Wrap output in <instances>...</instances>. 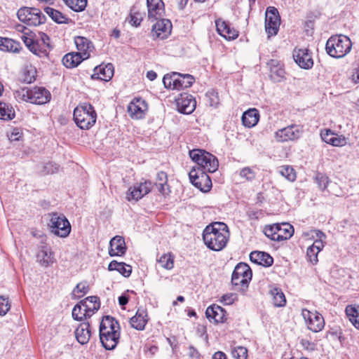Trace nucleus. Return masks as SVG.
Instances as JSON below:
<instances>
[{
  "label": "nucleus",
  "instance_id": "1",
  "mask_svg": "<svg viewBox=\"0 0 359 359\" xmlns=\"http://www.w3.org/2000/svg\"><path fill=\"white\" fill-rule=\"evenodd\" d=\"M229 238V229L224 222H213L208 225L203 230L204 243L212 250H222L226 247Z\"/></svg>",
  "mask_w": 359,
  "mask_h": 359
},
{
  "label": "nucleus",
  "instance_id": "2",
  "mask_svg": "<svg viewBox=\"0 0 359 359\" xmlns=\"http://www.w3.org/2000/svg\"><path fill=\"white\" fill-rule=\"evenodd\" d=\"M120 327L118 321L109 316H104L100 325V339L107 350H114L120 337Z\"/></svg>",
  "mask_w": 359,
  "mask_h": 359
},
{
  "label": "nucleus",
  "instance_id": "3",
  "mask_svg": "<svg viewBox=\"0 0 359 359\" xmlns=\"http://www.w3.org/2000/svg\"><path fill=\"white\" fill-rule=\"evenodd\" d=\"M351 48L352 42L351 39L343 34L330 36L325 45L327 53L335 58L344 57L351 51Z\"/></svg>",
  "mask_w": 359,
  "mask_h": 359
},
{
  "label": "nucleus",
  "instance_id": "4",
  "mask_svg": "<svg viewBox=\"0 0 359 359\" xmlns=\"http://www.w3.org/2000/svg\"><path fill=\"white\" fill-rule=\"evenodd\" d=\"M189 156L197 164V166H195L196 169H201L208 172H214L218 169L217 158L205 150L198 149L191 150Z\"/></svg>",
  "mask_w": 359,
  "mask_h": 359
},
{
  "label": "nucleus",
  "instance_id": "5",
  "mask_svg": "<svg viewBox=\"0 0 359 359\" xmlns=\"http://www.w3.org/2000/svg\"><path fill=\"white\" fill-rule=\"evenodd\" d=\"M97 114L90 104L77 106L74 110V120L81 129L88 130L96 122Z\"/></svg>",
  "mask_w": 359,
  "mask_h": 359
},
{
  "label": "nucleus",
  "instance_id": "6",
  "mask_svg": "<svg viewBox=\"0 0 359 359\" xmlns=\"http://www.w3.org/2000/svg\"><path fill=\"white\" fill-rule=\"evenodd\" d=\"M252 276V270L247 264L238 263L231 276V284L233 289L244 292L248 288Z\"/></svg>",
  "mask_w": 359,
  "mask_h": 359
},
{
  "label": "nucleus",
  "instance_id": "7",
  "mask_svg": "<svg viewBox=\"0 0 359 359\" xmlns=\"http://www.w3.org/2000/svg\"><path fill=\"white\" fill-rule=\"evenodd\" d=\"M15 93L22 97L23 100L29 101L36 104H43L50 100V93L45 88L36 87L33 90L22 88L17 90Z\"/></svg>",
  "mask_w": 359,
  "mask_h": 359
},
{
  "label": "nucleus",
  "instance_id": "8",
  "mask_svg": "<svg viewBox=\"0 0 359 359\" xmlns=\"http://www.w3.org/2000/svg\"><path fill=\"white\" fill-rule=\"evenodd\" d=\"M49 216L50 219L48 226L51 229V231L62 238L69 236L71 231V225L66 217L63 214L57 212H51Z\"/></svg>",
  "mask_w": 359,
  "mask_h": 359
},
{
  "label": "nucleus",
  "instance_id": "9",
  "mask_svg": "<svg viewBox=\"0 0 359 359\" xmlns=\"http://www.w3.org/2000/svg\"><path fill=\"white\" fill-rule=\"evenodd\" d=\"M19 20L29 26H37L46 21V16L39 9L22 7L17 13Z\"/></svg>",
  "mask_w": 359,
  "mask_h": 359
},
{
  "label": "nucleus",
  "instance_id": "10",
  "mask_svg": "<svg viewBox=\"0 0 359 359\" xmlns=\"http://www.w3.org/2000/svg\"><path fill=\"white\" fill-rule=\"evenodd\" d=\"M207 172L196 167L189 172L191 183L203 192L209 191L212 187V181Z\"/></svg>",
  "mask_w": 359,
  "mask_h": 359
},
{
  "label": "nucleus",
  "instance_id": "11",
  "mask_svg": "<svg viewBox=\"0 0 359 359\" xmlns=\"http://www.w3.org/2000/svg\"><path fill=\"white\" fill-rule=\"evenodd\" d=\"M303 133V127L300 125L292 124L278 130L275 133V139L278 142L295 141L301 137Z\"/></svg>",
  "mask_w": 359,
  "mask_h": 359
},
{
  "label": "nucleus",
  "instance_id": "12",
  "mask_svg": "<svg viewBox=\"0 0 359 359\" xmlns=\"http://www.w3.org/2000/svg\"><path fill=\"white\" fill-rule=\"evenodd\" d=\"M280 22V18L277 8L273 6L268 7L265 16V29L269 36L277 34Z\"/></svg>",
  "mask_w": 359,
  "mask_h": 359
},
{
  "label": "nucleus",
  "instance_id": "13",
  "mask_svg": "<svg viewBox=\"0 0 359 359\" xmlns=\"http://www.w3.org/2000/svg\"><path fill=\"white\" fill-rule=\"evenodd\" d=\"M302 316L307 325L308 329L312 332H318L324 328L325 321L321 314L317 312L312 313L304 309L302 311Z\"/></svg>",
  "mask_w": 359,
  "mask_h": 359
},
{
  "label": "nucleus",
  "instance_id": "14",
  "mask_svg": "<svg viewBox=\"0 0 359 359\" xmlns=\"http://www.w3.org/2000/svg\"><path fill=\"white\" fill-rule=\"evenodd\" d=\"M153 183L149 180L137 183L133 187L129 188L126 198L128 201L134 200L137 201L148 194L153 189Z\"/></svg>",
  "mask_w": 359,
  "mask_h": 359
},
{
  "label": "nucleus",
  "instance_id": "15",
  "mask_svg": "<svg viewBox=\"0 0 359 359\" xmlns=\"http://www.w3.org/2000/svg\"><path fill=\"white\" fill-rule=\"evenodd\" d=\"M172 23L168 19L158 20L153 26L151 34L153 37L160 39L167 38L171 33Z\"/></svg>",
  "mask_w": 359,
  "mask_h": 359
},
{
  "label": "nucleus",
  "instance_id": "16",
  "mask_svg": "<svg viewBox=\"0 0 359 359\" xmlns=\"http://www.w3.org/2000/svg\"><path fill=\"white\" fill-rule=\"evenodd\" d=\"M147 110V104L141 97L134 98L128 106V112L133 118H142Z\"/></svg>",
  "mask_w": 359,
  "mask_h": 359
},
{
  "label": "nucleus",
  "instance_id": "17",
  "mask_svg": "<svg viewBox=\"0 0 359 359\" xmlns=\"http://www.w3.org/2000/svg\"><path fill=\"white\" fill-rule=\"evenodd\" d=\"M293 57L295 62L302 69H309L313 65V60L308 49L294 50Z\"/></svg>",
  "mask_w": 359,
  "mask_h": 359
},
{
  "label": "nucleus",
  "instance_id": "18",
  "mask_svg": "<svg viewBox=\"0 0 359 359\" xmlns=\"http://www.w3.org/2000/svg\"><path fill=\"white\" fill-rule=\"evenodd\" d=\"M196 106V102L191 95H181V97L177 100V109L182 114H191L194 111Z\"/></svg>",
  "mask_w": 359,
  "mask_h": 359
},
{
  "label": "nucleus",
  "instance_id": "19",
  "mask_svg": "<svg viewBox=\"0 0 359 359\" xmlns=\"http://www.w3.org/2000/svg\"><path fill=\"white\" fill-rule=\"evenodd\" d=\"M114 75V66L111 63L102 64L94 68L92 75L93 79H100L104 81H109Z\"/></svg>",
  "mask_w": 359,
  "mask_h": 359
},
{
  "label": "nucleus",
  "instance_id": "20",
  "mask_svg": "<svg viewBox=\"0 0 359 359\" xmlns=\"http://www.w3.org/2000/svg\"><path fill=\"white\" fill-rule=\"evenodd\" d=\"M216 28L218 34L228 40H233L238 36V32L231 28L228 22L222 20L215 21Z\"/></svg>",
  "mask_w": 359,
  "mask_h": 359
},
{
  "label": "nucleus",
  "instance_id": "21",
  "mask_svg": "<svg viewBox=\"0 0 359 359\" xmlns=\"http://www.w3.org/2000/svg\"><path fill=\"white\" fill-rule=\"evenodd\" d=\"M148 17L151 20H158L164 14V4L162 0H147Z\"/></svg>",
  "mask_w": 359,
  "mask_h": 359
},
{
  "label": "nucleus",
  "instance_id": "22",
  "mask_svg": "<svg viewBox=\"0 0 359 359\" xmlns=\"http://www.w3.org/2000/svg\"><path fill=\"white\" fill-rule=\"evenodd\" d=\"M126 251L125 240L122 236H116L109 242V254L111 257L122 256Z\"/></svg>",
  "mask_w": 359,
  "mask_h": 359
},
{
  "label": "nucleus",
  "instance_id": "23",
  "mask_svg": "<svg viewBox=\"0 0 359 359\" xmlns=\"http://www.w3.org/2000/svg\"><path fill=\"white\" fill-rule=\"evenodd\" d=\"M83 307L84 315L91 317L100 308V299L97 296H90L80 302Z\"/></svg>",
  "mask_w": 359,
  "mask_h": 359
},
{
  "label": "nucleus",
  "instance_id": "24",
  "mask_svg": "<svg viewBox=\"0 0 359 359\" xmlns=\"http://www.w3.org/2000/svg\"><path fill=\"white\" fill-rule=\"evenodd\" d=\"M226 311L216 304L208 306L205 311L206 317L209 320H213L216 323L225 322L226 320Z\"/></svg>",
  "mask_w": 359,
  "mask_h": 359
},
{
  "label": "nucleus",
  "instance_id": "25",
  "mask_svg": "<svg viewBox=\"0 0 359 359\" xmlns=\"http://www.w3.org/2000/svg\"><path fill=\"white\" fill-rule=\"evenodd\" d=\"M147 321V310L139 308L135 315L130 319V324L137 330H144Z\"/></svg>",
  "mask_w": 359,
  "mask_h": 359
},
{
  "label": "nucleus",
  "instance_id": "26",
  "mask_svg": "<svg viewBox=\"0 0 359 359\" xmlns=\"http://www.w3.org/2000/svg\"><path fill=\"white\" fill-rule=\"evenodd\" d=\"M88 59L86 53L81 55L79 53H69L66 54L62 60L63 65L67 68H74L77 67L83 60Z\"/></svg>",
  "mask_w": 359,
  "mask_h": 359
},
{
  "label": "nucleus",
  "instance_id": "27",
  "mask_svg": "<svg viewBox=\"0 0 359 359\" xmlns=\"http://www.w3.org/2000/svg\"><path fill=\"white\" fill-rule=\"evenodd\" d=\"M75 336L81 344H87L91 336L90 324L88 322L81 323L75 330Z\"/></svg>",
  "mask_w": 359,
  "mask_h": 359
},
{
  "label": "nucleus",
  "instance_id": "28",
  "mask_svg": "<svg viewBox=\"0 0 359 359\" xmlns=\"http://www.w3.org/2000/svg\"><path fill=\"white\" fill-rule=\"evenodd\" d=\"M270 67V79L275 83H278L285 79V70L279 65L278 61L276 60H271L268 62Z\"/></svg>",
  "mask_w": 359,
  "mask_h": 359
},
{
  "label": "nucleus",
  "instance_id": "29",
  "mask_svg": "<svg viewBox=\"0 0 359 359\" xmlns=\"http://www.w3.org/2000/svg\"><path fill=\"white\" fill-rule=\"evenodd\" d=\"M250 259L252 262L267 267L271 266L273 263V257L265 252H252L250 255Z\"/></svg>",
  "mask_w": 359,
  "mask_h": 359
},
{
  "label": "nucleus",
  "instance_id": "30",
  "mask_svg": "<svg viewBox=\"0 0 359 359\" xmlns=\"http://www.w3.org/2000/svg\"><path fill=\"white\" fill-rule=\"evenodd\" d=\"M176 76L175 80L174 88L175 90H182L184 88H189L191 86L195 79L191 74H182L175 72Z\"/></svg>",
  "mask_w": 359,
  "mask_h": 359
},
{
  "label": "nucleus",
  "instance_id": "31",
  "mask_svg": "<svg viewBox=\"0 0 359 359\" xmlns=\"http://www.w3.org/2000/svg\"><path fill=\"white\" fill-rule=\"evenodd\" d=\"M324 245L321 241H315L311 246L307 248L306 258L307 261L313 265L316 264L318 262V255L323 248Z\"/></svg>",
  "mask_w": 359,
  "mask_h": 359
},
{
  "label": "nucleus",
  "instance_id": "32",
  "mask_svg": "<svg viewBox=\"0 0 359 359\" xmlns=\"http://www.w3.org/2000/svg\"><path fill=\"white\" fill-rule=\"evenodd\" d=\"M74 42L79 53L83 55L86 53L88 58L90 57V52L94 49L93 43L84 36H76L74 39Z\"/></svg>",
  "mask_w": 359,
  "mask_h": 359
},
{
  "label": "nucleus",
  "instance_id": "33",
  "mask_svg": "<svg viewBox=\"0 0 359 359\" xmlns=\"http://www.w3.org/2000/svg\"><path fill=\"white\" fill-rule=\"evenodd\" d=\"M259 113L256 109H250L242 116V122L245 127L252 128L259 121Z\"/></svg>",
  "mask_w": 359,
  "mask_h": 359
},
{
  "label": "nucleus",
  "instance_id": "34",
  "mask_svg": "<svg viewBox=\"0 0 359 359\" xmlns=\"http://www.w3.org/2000/svg\"><path fill=\"white\" fill-rule=\"evenodd\" d=\"M37 261L42 266L46 267L54 262V257L50 249L43 246L41 248L36 255Z\"/></svg>",
  "mask_w": 359,
  "mask_h": 359
},
{
  "label": "nucleus",
  "instance_id": "35",
  "mask_svg": "<svg viewBox=\"0 0 359 359\" xmlns=\"http://www.w3.org/2000/svg\"><path fill=\"white\" fill-rule=\"evenodd\" d=\"M45 13L57 24H69L72 20L60 11L50 7L44 8Z\"/></svg>",
  "mask_w": 359,
  "mask_h": 359
},
{
  "label": "nucleus",
  "instance_id": "36",
  "mask_svg": "<svg viewBox=\"0 0 359 359\" xmlns=\"http://www.w3.org/2000/svg\"><path fill=\"white\" fill-rule=\"evenodd\" d=\"M109 271H117L124 277H129L132 273L131 266L124 262H118L116 260L111 261L108 266Z\"/></svg>",
  "mask_w": 359,
  "mask_h": 359
},
{
  "label": "nucleus",
  "instance_id": "37",
  "mask_svg": "<svg viewBox=\"0 0 359 359\" xmlns=\"http://www.w3.org/2000/svg\"><path fill=\"white\" fill-rule=\"evenodd\" d=\"M294 233V229L288 223L278 224V231L276 236L277 241L287 240L292 237Z\"/></svg>",
  "mask_w": 359,
  "mask_h": 359
},
{
  "label": "nucleus",
  "instance_id": "38",
  "mask_svg": "<svg viewBox=\"0 0 359 359\" xmlns=\"http://www.w3.org/2000/svg\"><path fill=\"white\" fill-rule=\"evenodd\" d=\"M270 294L272 297L271 302L274 306L281 307L285 305V297L280 289L275 287L271 290Z\"/></svg>",
  "mask_w": 359,
  "mask_h": 359
},
{
  "label": "nucleus",
  "instance_id": "39",
  "mask_svg": "<svg viewBox=\"0 0 359 359\" xmlns=\"http://www.w3.org/2000/svg\"><path fill=\"white\" fill-rule=\"evenodd\" d=\"M345 311L353 325L359 330V306L348 305L346 306Z\"/></svg>",
  "mask_w": 359,
  "mask_h": 359
},
{
  "label": "nucleus",
  "instance_id": "40",
  "mask_svg": "<svg viewBox=\"0 0 359 359\" xmlns=\"http://www.w3.org/2000/svg\"><path fill=\"white\" fill-rule=\"evenodd\" d=\"M15 117V110L8 103L0 102V118L3 120H11Z\"/></svg>",
  "mask_w": 359,
  "mask_h": 359
},
{
  "label": "nucleus",
  "instance_id": "41",
  "mask_svg": "<svg viewBox=\"0 0 359 359\" xmlns=\"http://www.w3.org/2000/svg\"><path fill=\"white\" fill-rule=\"evenodd\" d=\"M2 51L18 53L21 48L20 43L15 40L8 38H4Z\"/></svg>",
  "mask_w": 359,
  "mask_h": 359
},
{
  "label": "nucleus",
  "instance_id": "42",
  "mask_svg": "<svg viewBox=\"0 0 359 359\" xmlns=\"http://www.w3.org/2000/svg\"><path fill=\"white\" fill-rule=\"evenodd\" d=\"M278 173L290 182L296 180L297 175L294 169L290 165H283L278 168Z\"/></svg>",
  "mask_w": 359,
  "mask_h": 359
},
{
  "label": "nucleus",
  "instance_id": "43",
  "mask_svg": "<svg viewBox=\"0 0 359 359\" xmlns=\"http://www.w3.org/2000/svg\"><path fill=\"white\" fill-rule=\"evenodd\" d=\"M90 290V287L86 282L79 283L74 288L72 295L74 299H78L87 294Z\"/></svg>",
  "mask_w": 359,
  "mask_h": 359
},
{
  "label": "nucleus",
  "instance_id": "44",
  "mask_svg": "<svg viewBox=\"0 0 359 359\" xmlns=\"http://www.w3.org/2000/svg\"><path fill=\"white\" fill-rule=\"evenodd\" d=\"M65 4L76 12L83 11L87 5V0H63Z\"/></svg>",
  "mask_w": 359,
  "mask_h": 359
},
{
  "label": "nucleus",
  "instance_id": "45",
  "mask_svg": "<svg viewBox=\"0 0 359 359\" xmlns=\"http://www.w3.org/2000/svg\"><path fill=\"white\" fill-rule=\"evenodd\" d=\"M161 266L165 269H171L174 266L173 257L170 253L163 255L158 260Z\"/></svg>",
  "mask_w": 359,
  "mask_h": 359
},
{
  "label": "nucleus",
  "instance_id": "46",
  "mask_svg": "<svg viewBox=\"0 0 359 359\" xmlns=\"http://www.w3.org/2000/svg\"><path fill=\"white\" fill-rule=\"evenodd\" d=\"M278 231V224H273L271 225H266L264 229L265 236L272 241H277L276 236Z\"/></svg>",
  "mask_w": 359,
  "mask_h": 359
},
{
  "label": "nucleus",
  "instance_id": "47",
  "mask_svg": "<svg viewBox=\"0 0 359 359\" xmlns=\"http://www.w3.org/2000/svg\"><path fill=\"white\" fill-rule=\"evenodd\" d=\"M72 317L74 320L81 321L88 318V316L84 315L83 307L80 302L74 306L72 309Z\"/></svg>",
  "mask_w": 359,
  "mask_h": 359
},
{
  "label": "nucleus",
  "instance_id": "48",
  "mask_svg": "<svg viewBox=\"0 0 359 359\" xmlns=\"http://www.w3.org/2000/svg\"><path fill=\"white\" fill-rule=\"evenodd\" d=\"M315 181L318 184L319 189L323 191L327 187V185L329 182V178L327 176L323 173L317 172L315 177Z\"/></svg>",
  "mask_w": 359,
  "mask_h": 359
},
{
  "label": "nucleus",
  "instance_id": "49",
  "mask_svg": "<svg viewBox=\"0 0 359 359\" xmlns=\"http://www.w3.org/2000/svg\"><path fill=\"white\" fill-rule=\"evenodd\" d=\"M58 168L59 165L57 163L48 162L43 165L41 172L43 175L53 174L58 170Z\"/></svg>",
  "mask_w": 359,
  "mask_h": 359
},
{
  "label": "nucleus",
  "instance_id": "50",
  "mask_svg": "<svg viewBox=\"0 0 359 359\" xmlns=\"http://www.w3.org/2000/svg\"><path fill=\"white\" fill-rule=\"evenodd\" d=\"M231 353L233 358L236 359H247L248 358V349L243 346H237L234 348Z\"/></svg>",
  "mask_w": 359,
  "mask_h": 359
},
{
  "label": "nucleus",
  "instance_id": "51",
  "mask_svg": "<svg viewBox=\"0 0 359 359\" xmlns=\"http://www.w3.org/2000/svg\"><path fill=\"white\" fill-rule=\"evenodd\" d=\"M176 76L175 72H172V74H165L163 78V83L165 88L168 89H173L174 88V84H175V80Z\"/></svg>",
  "mask_w": 359,
  "mask_h": 359
},
{
  "label": "nucleus",
  "instance_id": "52",
  "mask_svg": "<svg viewBox=\"0 0 359 359\" xmlns=\"http://www.w3.org/2000/svg\"><path fill=\"white\" fill-rule=\"evenodd\" d=\"M240 176L247 180L251 181L255 177V172L252 168L246 167L240 171Z\"/></svg>",
  "mask_w": 359,
  "mask_h": 359
},
{
  "label": "nucleus",
  "instance_id": "53",
  "mask_svg": "<svg viewBox=\"0 0 359 359\" xmlns=\"http://www.w3.org/2000/svg\"><path fill=\"white\" fill-rule=\"evenodd\" d=\"M238 299V296L236 293H227L222 297V302L226 305H231Z\"/></svg>",
  "mask_w": 359,
  "mask_h": 359
},
{
  "label": "nucleus",
  "instance_id": "54",
  "mask_svg": "<svg viewBox=\"0 0 359 359\" xmlns=\"http://www.w3.org/2000/svg\"><path fill=\"white\" fill-rule=\"evenodd\" d=\"M33 48H29V50L33 53L34 54L38 55V56H43L46 55L47 54L46 50L40 47V45L37 41H35L33 43Z\"/></svg>",
  "mask_w": 359,
  "mask_h": 359
},
{
  "label": "nucleus",
  "instance_id": "55",
  "mask_svg": "<svg viewBox=\"0 0 359 359\" xmlns=\"http://www.w3.org/2000/svg\"><path fill=\"white\" fill-rule=\"evenodd\" d=\"M10 309L7 299L0 296V316H4Z\"/></svg>",
  "mask_w": 359,
  "mask_h": 359
},
{
  "label": "nucleus",
  "instance_id": "56",
  "mask_svg": "<svg viewBox=\"0 0 359 359\" xmlns=\"http://www.w3.org/2000/svg\"><path fill=\"white\" fill-rule=\"evenodd\" d=\"M143 18L142 14L140 13H130V23L135 27H137L140 25Z\"/></svg>",
  "mask_w": 359,
  "mask_h": 359
},
{
  "label": "nucleus",
  "instance_id": "57",
  "mask_svg": "<svg viewBox=\"0 0 359 359\" xmlns=\"http://www.w3.org/2000/svg\"><path fill=\"white\" fill-rule=\"evenodd\" d=\"M35 73L34 69L27 70L24 75L23 81L27 83H31L35 81Z\"/></svg>",
  "mask_w": 359,
  "mask_h": 359
},
{
  "label": "nucleus",
  "instance_id": "58",
  "mask_svg": "<svg viewBox=\"0 0 359 359\" xmlns=\"http://www.w3.org/2000/svg\"><path fill=\"white\" fill-rule=\"evenodd\" d=\"M345 144L346 139L344 137H337L335 134H334L330 144L334 147H341L344 145Z\"/></svg>",
  "mask_w": 359,
  "mask_h": 359
},
{
  "label": "nucleus",
  "instance_id": "59",
  "mask_svg": "<svg viewBox=\"0 0 359 359\" xmlns=\"http://www.w3.org/2000/svg\"><path fill=\"white\" fill-rule=\"evenodd\" d=\"M333 135L334 133H332L330 130H327L325 133H321L322 140L327 144H331Z\"/></svg>",
  "mask_w": 359,
  "mask_h": 359
},
{
  "label": "nucleus",
  "instance_id": "60",
  "mask_svg": "<svg viewBox=\"0 0 359 359\" xmlns=\"http://www.w3.org/2000/svg\"><path fill=\"white\" fill-rule=\"evenodd\" d=\"M156 180L158 181L157 183H164L167 184L168 182V176L166 172L161 171L157 173Z\"/></svg>",
  "mask_w": 359,
  "mask_h": 359
},
{
  "label": "nucleus",
  "instance_id": "61",
  "mask_svg": "<svg viewBox=\"0 0 359 359\" xmlns=\"http://www.w3.org/2000/svg\"><path fill=\"white\" fill-rule=\"evenodd\" d=\"M21 137V133L18 129H14L13 131L8 135V139L11 141H18Z\"/></svg>",
  "mask_w": 359,
  "mask_h": 359
},
{
  "label": "nucleus",
  "instance_id": "62",
  "mask_svg": "<svg viewBox=\"0 0 359 359\" xmlns=\"http://www.w3.org/2000/svg\"><path fill=\"white\" fill-rule=\"evenodd\" d=\"M22 40L23 41L24 43L26 45L29 50L30 48H34L32 46L35 40L26 36H22Z\"/></svg>",
  "mask_w": 359,
  "mask_h": 359
},
{
  "label": "nucleus",
  "instance_id": "63",
  "mask_svg": "<svg viewBox=\"0 0 359 359\" xmlns=\"http://www.w3.org/2000/svg\"><path fill=\"white\" fill-rule=\"evenodd\" d=\"M128 301H129L128 296H126L125 294H122L121 296H120L118 297V304L121 306H124L125 305H126L128 303Z\"/></svg>",
  "mask_w": 359,
  "mask_h": 359
},
{
  "label": "nucleus",
  "instance_id": "64",
  "mask_svg": "<svg viewBox=\"0 0 359 359\" xmlns=\"http://www.w3.org/2000/svg\"><path fill=\"white\" fill-rule=\"evenodd\" d=\"M212 359H226V356L223 352L217 351L212 355Z\"/></svg>",
  "mask_w": 359,
  "mask_h": 359
}]
</instances>
